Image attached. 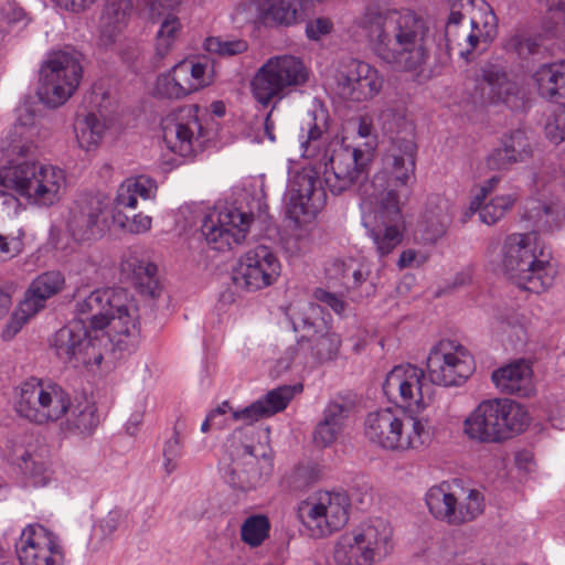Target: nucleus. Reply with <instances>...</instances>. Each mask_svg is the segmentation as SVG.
<instances>
[{
	"mask_svg": "<svg viewBox=\"0 0 565 565\" xmlns=\"http://www.w3.org/2000/svg\"><path fill=\"white\" fill-rule=\"evenodd\" d=\"M350 508L345 491L320 490L298 503L297 519L310 537L323 539L348 523Z\"/></svg>",
	"mask_w": 565,
	"mask_h": 565,
	"instance_id": "nucleus-12",
	"label": "nucleus"
},
{
	"mask_svg": "<svg viewBox=\"0 0 565 565\" xmlns=\"http://www.w3.org/2000/svg\"><path fill=\"white\" fill-rule=\"evenodd\" d=\"M156 190L152 180L146 177L128 178L118 188L115 198L117 207L136 209L138 198L147 200Z\"/></svg>",
	"mask_w": 565,
	"mask_h": 565,
	"instance_id": "nucleus-38",
	"label": "nucleus"
},
{
	"mask_svg": "<svg viewBox=\"0 0 565 565\" xmlns=\"http://www.w3.org/2000/svg\"><path fill=\"white\" fill-rule=\"evenodd\" d=\"M376 124L381 130L393 141L403 140L404 151L393 150L384 159L383 171L375 175L372 185H381L385 177H390V183L407 185L414 178L416 147L412 139L414 125L406 118L405 113L392 105H385L376 113Z\"/></svg>",
	"mask_w": 565,
	"mask_h": 565,
	"instance_id": "nucleus-9",
	"label": "nucleus"
},
{
	"mask_svg": "<svg viewBox=\"0 0 565 565\" xmlns=\"http://www.w3.org/2000/svg\"><path fill=\"white\" fill-rule=\"evenodd\" d=\"M502 268L520 288L540 294L553 285L555 270L545 245L534 232L513 233L502 246Z\"/></svg>",
	"mask_w": 565,
	"mask_h": 565,
	"instance_id": "nucleus-7",
	"label": "nucleus"
},
{
	"mask_svg": "<svg viewBox=\"0 0 565 565\" xmlns=\"http://www.w3.org/2000/svg\"><path fill=\"white\" fill-rule=\"evenodd\" d=\"M280 269L276 254L269 247L258 245L239 258L233 273V280L239 288L257 291L275 284Z\"/></svg>",
	"mask_w": 565,
	"mask_h": 565,
	"instance_id": "nucleus-21",
	"label": "nucleus"
},
{
	"mask_svg": "<svg viewBox=\"0 0 565 565\" xmlns=\"http://www.w3.org/2000/svg\"><path fill=\"white\" fill-rule=\"evenodd\" d=\"M462 31H463V28H457V31H456L457 35H451V40L449 39V36H445V41H446L445 49L440 50L439 56H438L440 64L448 63L449 57H450V50L454 47V45H457L459 50L465 47V42L462 39Z\"/></svg>",
	"mask_w": 565,
	"mask_h": 565,
	"instance_id": "nucleus-63",
	"label": "nucleus"
},
{
	"mask_svg": "<svg viewBox=\"0 0 565 565\" xmlns=\"http://www.w3.org/2000/svg\"><path fill=\"white\" fill-rule=\"evenodd\" d=\"M108 202L104 195H82L68 211L66 227L75 241L96 238L103 232Z\"/></svg>",
	"mask_w": 565,
	"mask_h": 565,
	"instance_id": "nucleus-23",
	"label": "nucleus"
},
{
	"mask_svg": "<svg viewBox=\"0 0 565 565\" xmlns=\"http://www.w3.org/2000/svg\"><path fill=\"white\" fill-rule=\"evenodd\" d=\"M232 21L239 28L253 24L267 26L266 0H247L238 3L232 13Z\"/></svg>",
	"mask_w": 565,
	"mask_h": 565,
	"instance_id": "nucleus-42",
	"label": "nucleus"
},
{
	"mask_svg": "<svg viewBox=\"0 0 565 565\" xmlns=\"http://www.w3.org/2000/svg\"><path fill=\"white\" fill-rule=\"evenodd\" d=\"M472 282V269L470 267L463 268L458 271L451 282H448L444 288H438L434 291V297H441L450 294L461 287L468 286Z\"/></svg>",
	"mask_w": 565,
	"mask_h": 565,
	"instance_id": "nucleus-56",
	"label": "nucleus"
},
{
	"mask_svg": "<svg viewBox=\"0 0 565 565\" xmlns=\"http://www.w3.org/2000/svg\"><path fill=\"white\" fill-rule=\"evenodd\" d=\"M300 0H266L267 26H290L298 22Z\"/></svg>",
	"mask_w": 565,
	"mask_h": 565,
	"instance_id": "nucleus-40",
	"label": "nucleus"
},
{
	"mask_svg": "<svg viewBox=\"0 0 565 565\" xmlns=\"http://www.w3.org/2000/svg\"><path fill=\"white\" fill-rule=\"evenodd\" d=\"M68 406L70 393L55 382L31 377L18 388L15 411L32 424L57 423Z\"/></svg>",
	"mask_w": 565,
	"mask_h": 565,
	"instance_id": "nucleus-13",
	"label": "nucleus"
},
{
	"mask_svg": "<svg viewBox=\"0 0 565 565\" xmlns=\"http://www.w3.org/2000/svg\"><path fill=\"white\" fill-rule=\"evenodd\" d=\"M12 460L18 463L21 471L34 487H44L52 477L47 449L45 447L29 446L13 452Z\"/></svg>",
	"mask_w": 565,
	"mask_h": 565,
	"instance_id": "nucleus-32",
	"label": "nucleus"
},
{
	"mask_svg": "<svg viewBox=\"0 0 565 565\" xmlns=\"http://www.w3.org/2000/svg\"><path fill=\"white\" fill-rule=\"evenodd\" d=\"M203 47L211 54L221 57H232L245 53L248 50V43L243 39L210 36L205 39Z\"/></svg>",
	"mask_w": 565,
	"mask_h": 565,
	"instance_id": "nucleus-47",
	"label": "nucleus"
},
{
	"mask_svg": "<svg viewBox=\"0 0 565 565\" xmlns=\"http://www.w3.org/2000/svg\"><path fill=\"white\" fill-rule=\"evenodd\" d=\"M514 203L515 198L512 194L498 195L488 203L483 202L477 212H479V217L482 223L493 225L512 209Z\"/></svg>",
	"mask_w": 565,
	"mask_h": 565,
	"instance_id": "nucleus-45",
	"label": "nucleus"
},
{
	"mask_svg": "<svg viewBox=\"0 0 565 565\" xmlns=\"http://www.w3.org/2000/svg\"><path fill=\"white\" fill-rule=\"evenodd\" d=\"M198 111V106H185L162 118V139L171 152L188 157L202 146L205 134Z\"/></svg>",
	"mask_w": 565,
	"mask_h": 565,
	"instance_id": "nucleus-19",
	"label": "nucleus"
},
{
	"mask_svg": "<svg viewBox=\"0 0 565 565\" xmlns=\"http://www.w3.org/2000/svg\"><path fill=\"white\" fill-rule=\"evenodd\" d=\"M313 297L317 301L332 309L337 315H342L347 308V303L341 297L326 289L317 288Z\"/></svg>",
	"mask_w": 565,
	"mask_h": 565,
	"instance_id": "nucleus-57",
	"label": "nucleus"
},
{
	"mask_svg": "<svg viewBox=\"0 0 565 565\" xmlns=\"http://www.w3.org/2000/svg\"><path fill=\"white\" fill-rule=\"evenodd\" d=\"M383 84L377 68L355 58L341 63L334 74V90L344 100H369L381 92Z\"/></svg>",
	"mask_w": 565,
	"mask_h": 565,
	"instance_id": "nucleus-20",
	"label": "nucleus"
},
{
	"mask_svg": "<svg viewBox=\"0 0 565 565\" xmlns=\"http://www.w3.org/2000/svg\"><path fill=\"white\" fill-rule=\"evenodd\" d=\"M533 149L526 132L515 129L500 138L499 146L486 158V164L493 171H507L512 166L523 163L532 158Z\"/></svg>",
	"mask_w": 565,
	"mask_h": 565,
	"instance_id": "nucleus-26",
	"label": "nucleus"
},
{
	"mask_svg": "<svg viewBox=\"0 0 565 565\" xmlns=\"http://www.w3.org/2000/svg\"><path fill=\"white\" fill-rule=\"evenodd\" d=\"M131 9L130 0H108L100 18V41L104 45L115 42L126 25Z\"/></svg>",
	"mask_w": 565,
	"mask_h": 565,
	"instance_id": "nucleus-36",
	"label": "nucleus"
},
{
	"mask_svg": "<svg viewBox=\"0 0 565 565\" xmlns=\"http://www.w3.org/2000/svg\"><path fill=\"white\" fill-rule=\"evenodd\" d=\"M269 519L264 514H254L243 522L241 540L250 547H258L269 536Z\"/></svg>",
	"mask_w": 565,
	"mask_h": 565,
	"instance_id": "nucleus-44",
	"label": "nucleus"
},
{
	"mask_svg": "<svg viewBox=\"0 0 565 565\" xmlns=\"http://www.w3.org/2000/svg\"><path fill=\"white\" fill-rule=\"evenodd\" d=\"M394 548L390 522L373 518L342 533L334 542L332 557L337 565H376L388 558Z\"/></svg>",
	"mask_w": 565,
	"mask_h": 565,
	"instance_id": "nucleus-8",
	"label": "nucleus"
},
{
	"mask_svg": "<svg viewBox=\"0 0 565 565\" xmlns=\"http://www.w3.org/2000/svg\"><path fill=\"white\" fill-rule=\"evenodd\" d=\"M65 430L75 435H90L98 426L99 418L96 414L95 405L86 398H75L70 396V406L64 417Z\"/></svg>",
	"mask_w": 565,
	"mask_h": 565,
	"instance_id": "nucleus-34",
	"label": "nucleus"
},
{
	"mask_svg": "<svg viewBox=\"0 0 565 565\" xmlns=\"http://www.w3.org/2000/svg\"><path fill=\"white\" fill-rule=\"evenodd\" d=\"M375 55L397 72L417 76L424 64V21L411 10L372 2L355 18Z\"/></svg>",
	"mask_w": 565,
	"mask_h": 565,
	"instance_id": "nucleus-3",
	"label": "nucleus"
},
{
	"mask_svg": "<svg viewBox=\"0 0 565 565\" xmlns=\"http://www.w3.org/2000/svg\"><path fill=\"white\" fill-rule=\"evenodd\" d=\"M82 75V65L73 54L64 51L50 54L40 70V100L52 108L64 105L76 92Z\"/></svg>",
	"mask_w": 565,
	"mask_h": 565,
	"instance_id": "nucleus-14",
	"label": "nucleus"
},
{
	"mask_svg": "<svg viewBox=\"0 0 565 565\" xmlns=\"http://www.w3.org/2000/svg\"><path fill=\"white\" fill-rule=\"evenodd\" d=\"M469 438L482 443L501 441L495 399L481 402L463 423Z\"/></svg>",
	"mask_w": 565,
	"mask_h": 565,
	"instance_id": "nucleus-30",
	"label": "nucleus"
},
{
	"mask_svg": "<svg viewBox=\"0 0 565 565\" xmlns=\"http://www.w3.org/2000/svg\"><path fill=\"white\" fill-rule=\"evenodd\" d=\"M20 565H65L62 539L41 524H29L15 544Z\"/></svg>",
	"mask_w": 565,
	"mask_h": 565,
	"instance_id": "nucleus-18",
	"label": "nucleus"
},
{
	"mask_svg": "<svg viewBox=\"0 0 565 565\" xmlns=\"http://www.w3.org/2000/svg\"><path fill=\"white\" fill-rule=\"evenodd\" d=\"M64 284L65 278L60 271L52 270L39 275L26 289L20 305L23 320L43 309L46 300L58 294Z\"/></svg>",
	"mask_w": 565,
	"mask_h": 565,
	"instance_id": "nucleus-29",
	"label": "nucleus"
},
{
	"mask_svg": "<svg viewBox=\"0 0 565 565\" xmlns=\"http://www.w3.org/2000/svg\"><path fill=\"white\" fill-rule=\"evenodd\" d=\"M555 24H565V0H540Z\"/></svg>",
	"mask_w": 565,
	"mask_h": 565,
	"instance_id": "nucleus-62",
	"label": "nucleus"
},
{
	"mask_svg": "<svg viewBox=\"0 0 565 565\" xmlns=\"http://www.w3.org/2000/svg\"><path fill=\"white\" fill-rule=\"evenodd\" d=\"M180 31L181 23L177 17L169 14L162 21L156 38V54L158 57L163 58L170 52Z\"/></svg>",
	"mask_w": 565,
	"mask_h": 565,
	"instance_id": "nucleus-46",
	"label": "nucleus"
},
{
	"mask_svg": "<svg viewBox=\"0 0 565 565\" xmlns=\"http://www.w3.org/2000/svg\"><path fill=\"white\" fill-rule=\"evenodd\" d=\"M362 221L380 258L390 255L402 243L404 217L395 190H388L373 212H364Z\"/></svg>",
	"mask_w": 565,
	"mask_h": 565,
	"instance_id": "nucleus-15",
	"label": "nucleus"
},
{
	"mask_svg": "<svg viewBox=\"0 0 565 565\" xmlns=\"http://www.w3.org/2000/svg\"><path fill=\"white\" fill-rule=\"evenodd\" d=\"M449 488L447 482L431 487L426 493V505L435 519L450 525L454 509L457 507V497L449 491Z\"/></svg>",
	"mask_w": 565,
	"mask_h": 565,
	"instance_id": "nucleus-39",
	"label": "nucleus"
},
{
	"mask_svg": "<svg viewBox=\"0 0 565 565\" xmlns=\"http://www.w3.org/2000/svg\"><path fill=\"white\" fill-rule=\"evenodd\" d=\"M350 406L343 401H331L328 403L323 411V417L321 420L328 422L333 426L337 425L341 429L344 427V423L350 414Z\"/></svg>",
	"mask_w": 565,
	"mask_h": 565,
	"instance_id": "nucleus-51",
	"label": "nucleus"
},
{
	"mask_svg": "<svg viewBox=\"0 0 565 565\" xmlns=\"http://www.w3.org/2000/svg\"><path fill=\"white\" fill-rule=\"evenodd\" d=\"M451 222L449 202L439 195H433L426 203V242L435 243L441 238Z\"/></svg>",
	"mask_w": 565,
	"mask_h": 565,
	"instance_id": "nucleus-37",
	"label": "nucleus"
},
{
	"mask_svg": "<svg viewBox=\"0 0 565 565\" xmlns=\"http://www.w3.org/2000/svg\"><path fill=\"white\" fill-rule=\"evenodd\" d=\"M23 248V242L20 236L8 237L0 234V258H12L20 254Z\"/></svg>",
	"mask_w": 565,
	"mask_h": 565,
	"instance_id": "nucleus-58",
	"label": "nucleus"
},
{
	"mask_svg": "<svg viewBox=\"0 0 565 565\" xmlns=\"http://www.w3.org/2000/svg\"><path fill=\"white\" fill-rule=\"evenodd\" d=\"M295 331L305 334L298 341L300 350L308 351L317 364L334 360L340 351L341 338L330 330L323 319L312 320L309 316L292 319Z\"/></svg>",
	"mask_w": 565,
	"mask_h": 565,
	"instance_id": "nucleus-24",
	"label": "nucleus"
},
{
	"mask_svg": "<svg viewBox=\"0 0 565 565\" xmlns=\"http://www.w3.org/2000/svg\"><path fill=\"white\" fill-rule=\"evenodd\" d=\"M309 79V70L300 57L282 54L269 57L250 79V94L257 108H269L264 117V132L275 142L274 113L278 104Z\"/></svg>",
	"mask_w": 565,
	"mask_h": 565,
	"instance_id": "nucleus-6",
	"label": "nucleus"
},
{
	"mask_svg": "<svg viewBox=\"0 0 565 565\" xmlns=\"http://www.w3.org/2000/svg\"><path fill=\"white\" fill-rule=\"evenodd\" d=\"M252 215L231 204H216L203 218L201 232L211 248L225 252L241 245L249 231Z\"/></svg>",
	"mask_w": 565,
	"mask_h": 565,
	"instance_id": "nucleus-17",
	"label": "nucleus"
},
{
	"mask_svg": "<svg viewBox=\"0 0 565 565\" xmlns=\"http://www.w3.org/2000/svg\"><path fill=\"white\" fill-rule=\"evenodd\" d=\"M423 379L424 370L412 364L397 365L388 372L383 383L387 399L405 408L416 405V411L387 407L369 413L364 436L371 444L386 450L416 449L423 445Z\"/></svg>",
	"mask_w": 565,
	"mask_h": 565,
	"instance_id": "nucleus-1",
	"label": "nucleus"
},
{
	"mask_svg": "<svg viewBox=\"0 0 565 565\" xmlns=\"http://www.w3.org/2000/svg\"><path fill=\"white\" fill-rule=\"evenodd\" d=\"M426 371L435 385L460 386L473 374L475 360L463 345L444 339L430 348Z\"/></svg>",
	"mask_w": 565,
	"mask_h": 565,
	"instance_id": "nucleus-16",
	"label": "nucleus"
},
{
	"mask_svg": "<svg viewBox=\"0 0 565 565\" xmlns=\"http://www.w3.org/2000/svg\"><path fill=\"white\" fill-rule=\"evenodd\" d=\"M207 85V64L184 60L157 77L154 95L164 99H182Z\"/></svg>",
	"mask_w": 565,
	"mask_h": 565,
	"instance_id": "nucleus-22",
	"label": "nucleus"
},
{
	"mask_svg": "<svg viewBox=\"0 0 565 565\" xmlns=\"http://www.w3.org/2000/svg\"><path fill=\"white\" fill-rule=\"evenodd\" d=\"M302 388L301 383L282 385L269 391L250 405L233 412L235 420L246 424V426L235 429L226 443L232 463L225 473L233 488L248 491L255 489L262 481V473L257 469L258 457L253 445L247 440V437L254 431L252 424L284 411L294 396L302 392Z\"/></svg>",
	"mask_w": 565,
	"mask_h": 565,
	"instance_id": "nucleus-4",
	"label": "nucleus"
},
{
	"mask_svg": "<svg viewBox=\"0 0 565 565\" xmlns=\"http://www.w3.org/2000/svg\"><path fill=\"white\" fill-rule=\"evenodd\" d=\"M66 188L65 171L36 160H23L0 168V199L8 214L17 215L23 199L39 207L57 204Z\"/></svg>",
	"mask_w": 565,
	"mask_h": 565,
	"instance_id": "nucleus-5",
	"label": "nucleus"
},
{
	"mask_svg": "<svg viewBox=\"0 0 565 565\" xmlns=\"http://www.w3.org/2000/svg\"><path fill=\"white\" fill-rule=\"evenodd\" d=\"M2 150L28 158L35 153L36 147L32 141L22 142L21 140L12 139L8 146H4V141H2Z\"/></svg>",
	"mask_w": 565,
	"mask_h": 565,
	"instance_id": "nucleus-61",
	"label": "nucleus"
},
{
	"mask_svg": "<svg viewBox=\"0 0 565 565\" xmlns=\"http://www.w3.org/2000/svg\"><path fill=\"white\" fill-rule=\"evenodd\" d=\"M111 333L93 332L83 319H73L58 329L51 339L55 355L73 367L99 366L110 344Z\"/></svg>",
	"mask_w": 565,
	"mask_h": 565,
	"instance_id": "nucleus-11",
	"label": "nucleus"
},
{
	"mask_svg": "<svg viewBox=\"0 0 565 565\" xmlns=\"http://www.w3.org/2000/svg\"><path fill=\"white\" fill-rule=\"evenodd\" d=\"M121 271L130 278L138 291L147 297L156 298L160 295V284L157 277V265L140 257L134 252L125 255L121 262Z\"/></svg>",
	"mask_w": 565,
	"mask_h": 565,
	"instance_id": "nucleus-31",
	"label": "nucleus"
},
{
	"mask_svg": "<svg viewBox=\"0 0 565 565\" xmlns=\"http://www.w3.org/2000/svg\"><path fill=\"white\" fill-rule=\"evenodd\" d=\"M320 478V470L318 466L312 463H301L294 468V470L286 477V482L289 488L295 491H300L317 482Z\"/></svg>",
	"mask_w": 565,
	"mask_h": 565,
	"instance_id": "nucleus-48",
	"label": "nucleus"
},
{
	"mask_svg": "<svg viewBox=\"0 0 565 565\" xmlns=\"http://www.w3.org/2000/svg\"><path fill=\"white\" fill-rule=\"evenodd\" d=\"M484 511V499L478 490H470L463 498H457V507L454 509L451 524L461 525L476 520Z\"/></svg>",
	"mask_w": 565,
	"mask_h": 565,
	"instance_id": "nucleus-43",
	"label": "nucleus"
},
{
	"mask_svg": "<svg viewBox=\"0 0 565 565\" xmlns=\"http://www.w3.org/2000/svg\"><path fill=\"white\" fill-rule=\"evenodd\" d=\"M316 118H311L308 122L307 139L301 142L305 157H316L322 145L323 130L315 122Z\"/></svg>",
	"mask_w": 565,
	"mask_h": 565,
	"instance_id": "nucleus-52",
	"label": "nucleus"
},
{
	"mask_svg": "<svg viewBox=\"0 0 565 565\" xmlns=\"http://www.w3.org/2000/svg\"><path fill=\"white\" fill-rule=\"evenodd\" d=\"M162 455L163 469L168 475H171L178 469L179 460L183 456V443L175 428L172 437L164 443Z\"/></svg>",
	"mask_w": 565,
	"mask_h": 565,
	"instance_id": "nucleus-50",
	"label": "nucleus"
},
{
	"mask_svg": "<svg viewBox=\"0 0 565 565\" xmlns=\"http://www.w3.org/2000/svg\"><path fill=\"white\" fill-rule=\"evenodd\" d=\"M482 95L492 104H504L512 110L524 106V94L508 75L494 67L482 72Z\"/></svg>",
	"mask_w": 565,
	"mask_h": 565,
	"instance_id": "nucleus-27",
	"label": "nucleus"
},
{
	"mask_svg": "<svg viewBox=\"0 0 565 565\" xmlns=\"http://www.w3.org/2000/svg\"><path fill=\"white\" fill-rule=\"evenodd\" d=\"M507 46L509 50L514 51L519 56H526L536 53L539 43L531 36L515 34L510 38Z\"/></svg>",
	"mask_w": 565,
	"mask_h": 565,
	"instance_id": "nucleus-55",
	"label": "nucleus"
},
{
	"mask_svg": "<svg viewBox=\"0 0 565 565\" xmlns=\"http://www.w3.org/2000/svg\"><path fill=\"white\" fill-rule=\"evenodd\" d=\"M362 150L338 145L330 154L326 152L319 166H307L292 173L288 181L287 216L297 225L310 222L326 202L323 182L332 194H341L350 189L363 175L371 161L372 143Z\"/></svg>",
	"mask_w": 565,
	"mask_h": 565,
	"instance_id": "nucleus-2",
	"label": "nucleus"
},
{
	"mask_svg": "<svg viewBox=\"0 0 565 565\" xmlns=\"http://www.w3.org/2000/svg\"><path fill=\"white\" fill-rule=\"evenodd\" d=\"M526 217L534 222L536 227L534 232L539 234V232L552 231L557 225L558 213L554 206L536 202V205L527 211Z\"/></svg>",
	"mask_w": 565,
	"mask_h": 565,
	"instance_id": "nucleus-49",
	"label": "nucleus"
},
{
	"mask_svg": "<svg viewBox=\"0 0 565 565\" xmlns=\"http://www.w3.org/2000/svg\"><path fill=\"white\" fill-rule=\"evenodd\" d=\"M122 513L118 510L110 511L100 522V529L105 535L113 534L120 525Z\"/></svg>",
	"mask_w": 565,
	"mask_h": 565,
	"instance_id": "nucleus-64",
	"label": "nucleus"
},
{
	"mask_svg": "<svg viewBox=\"0 0 565 565\" xmlns=\"http://www.w3.org/2000/svg\"><path fill=\"white\" fill-rule=\"evenodd\" d=\"M533 79L542 98L565 107V60L541 65L534 72ZM545 130L552 141H564L565 115L547 124Z\"/></svg>",
	"mask_w": 565,
	"mask_h": 565,
	"instance_id": "nucleus-25",
	"label": "nucleus"
},
{
	"mask_svg": "<svg viewBox=\"0 0 565 565\" xmlns=\"http://www.w3.org/2000/svg\"><path fill=\"white\" fill-rule=\"evenodd\" d=\"M332 30V23L329 19L317 18L306 25V34L310 40H319L321 36L327 35Z\"/></svg>",
	"mask_w": 565,
	"mask_h": 565,
	"instance_id": "nucleus-59",
	"label": "nucleus"
},
{
	"mask_svg": "<svg viewBox=\"0 0 565 565\" xmlns=\"http://www.w3.org/2000/svg\"><path fill=\"white\" fill-rule=\"evenodd\" d=\"M77 319H83L93 332H114L119 339L117 345L127 344L124 338L134 335L137 331L136 318L129 308L121 303L120 296L113 289L104 288L92 291L76 303Z\"/></svg>",
	"mask_w": 565,
	"mask_h": 565,
	"instance_id": "nucleus-10",
	"label": "nucleus"
},
{
	"mask_svg": "<svg viewBox=\"0 0 565 565\" xmlns=\"http://www.w3.org/2000/svg\"><path fill=\"white\" fill-rule=\"evenodd\" d=\"M532 371L527 363L519 361L500 367L492 373V382L503 394L529 396L532 392Z\"/></svg>",
	"mask_w": 565,
	"mask_h": 565,
	"instance_id": "nucleus-33",
	"label": "nucleus"
},
{
	"mask_svg": "<svg viewBox=\"0 0 565 565\" xmlns=\"http://www.w3.org/2000/svg\"><path fill=\"white\" fill-rule=\"evenodd\" d=\"M327 275L347 291H358L360 297H370L375 292V285L367 281L370 269L353 258L333 260L327 268Z\"/></svg>",
	"mask_w": 565,
	"mask_h": 565,
	"instance_id": "nucleus-28",
	"label": "nucleus"
},
{
	"mask_svg": "<svg viewBox=\"0 0 565 565\" xmlns=\"http://www.w3.org/2000/svg\"><path fill=\"white\" fill-rule=\"evenodd\" d=\"M152 220L148 215L141 213L135 214L132 217L126 216V222H121V226L128 232L134 234H140L151 228Z\"/></svg>",
	"mask_w": 565,
	"mask_h": 565,
	"instance_id": "nucleus-60",
	"label": "nucleus"
},
{
	"mask_svg": "<svg viewBox=\"0 0 565 565\" xmlns=\"http://www.w3.org/2000/svg\"><path fill=\"white\" fill-rule=\"evenodd\" d=\"M500 180V177L493 175L483 182L479 192L472 198L469 209L465 212V222L480 209L487 196L498 186Z\"/></svg>",
	"mask_w": 565,
	"mask_h": 565,
	"instance_id": "nucleus-54",
	"label": "nucleus"
},
{
	"mask_svg": "<svg viewBox=\"0 0 565 565\" xmlns=\"http://www.w3.org/2000/svg\"><path fill=\"white\" fill-rule=\"evenodd\" d=\"M495 402L501 441L526 429L531 418L523 405L509 398H495Z\"/></svg>",
	"mask_w": 565,
	"mask_h": 565,
	"instance_id": "nucleus-35",
	"label": "nucleus"
},
{
	"mask_svg": "<svg viewBox=\"0 0 565 565\" xmlns=\"http://www.w3.org/2000/svg\"><path fill=\"white\" fill-rule=\"evenodd\" d=\"M106 124L96 114L89 113L75 125L76 139L84 150L95 148L103 139Z\"/></svg>",
	"mask_w": 565,
	"mask_h": 565,
	"instance_id": "nucleus-41",
	"label": "nucleus"
},
{
	"mask_svg": "<svg viewBox=\"0 0 565 565\" xmlns=\"http://www.w3.org/2000/svg\"><path fill=\"white\" fill-rule=\"evenodd\" d=\"M342 430L337 425L320 420L315 429L313 440L318 446L328 447L337 440Z\"/></svg>",
	"mask_w": 565,
	"mask_h": 565,
	"instance_id": "nucleus-53",
	"label": "nucleus"
}]
</instances>
